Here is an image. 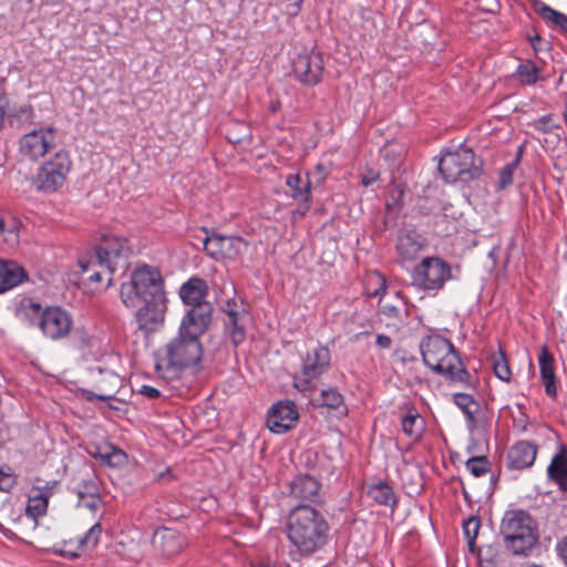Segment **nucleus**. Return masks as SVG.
<instances>
[{
	"label": "nucleus",
	"mask_w": 567,
	"mask_h": 567,
	"mask_svg": "<svg viewBox=\"0 0 567 567\" xmlns=\"http://www.w3.org/2000/svg\"><path fill=\"white\" fill-rule=\"evenodd\" d=\"M556 553L567 567V535L561 537L556 544Z\"/></svg>",
	"instance_id": "48"
},
{
	"label": "nucleus",
	"mask_w": 567,
	"mask_h": 567,
	"mask_svg": "<svg viewBox=\"0 0 567 567\" xmlns=\"http://www.w3.org/2000/svg\"><path fill=\"white\" fill-rule=\"evenodd\" d=\"M331 354L328 347L318 344L301 359V369L293 377V386L301 392L309 391L312 382L330 368Z\"/></svg>",
	"instance_id": "9"
},
{
	"label": "nucleus",
	"mask_w": 567,
	"mask_h": 567,
	"mask_svg": "<svg viewBox=\"0 0 567 567\" xmlns=\"http://www.w3.org/2000/svg\"><path fill=\"white\" fill-rule=\"evenodd\" d=\"M94 456L113 467L122 466L126 462V454L111 444L99 447Z\"/></svg>",
	"instance_id": "35"
},
{
	"label": "nucleus",
	"mask_w": 567,
	"mask_h": 567,
	"mask_svg": "<svg viewBox=\"0 0 567 567\" xmlns=\"http://www.w3.org/2000/svg\"><path fill=\"white\" fill-rule=\"evenodd\" d=\"M367 493L379 505L391 507L396 505V495L393 488L384 481L369 485Z\"/></svg>",
	"instance_id": "31"
},
{
	"label": "nucleus",
	"mask_w": 567,
	"mask_h": 567,
	"mask_svg": "<svg viewBox=\"0 0 567 567\" xmlns=\"http://www.w3.org/2000/svg\"><path fill=\"white\" fill-rule=\"evenodd\" d=\"M517 164L511 163L505 165L498 174V188L504 189L508 187L513 183L514 171L516 169Z\"/></svg>",
	"instance_id": "45"
},
{
	"label": "nucleus",
	"mask_w": 567,
	"mask_h": 567,
	"mask_svg": "<svg viewBox=\"0 0 567 567\" xmlns=\"http://www.w3.org/2000/svg\"><path fill=\"white\" fill-rule=\"evenodd\" d=\"M157 297H165L164 285L159 271L150 266L136 268L131 275V281L121 287V299L128 308Z\"/></svg>",
	"instance_id": "7"
},
{
	"label": "nucleus",
	"mask_w": 567,
	"mask_h": 567,
	"mask_svg": "<svg viewBox=\"0 0 567 567\" xmlns=\"http://www.w3.org/2000/svg\"><path fill=\"white\" fill-rule=\"evenodd\" d=\"M8 99L4 94H0V131L3 128L4 118L7 117Z\"/></svg>",
	"instance_id": "53"
},
{
	"label": "nucleus",
	"mask_w": 567,
	"mask_h": 567,
	"mask_svg": "<svg viewBox=\"0 0 567 567\" xmlns=\"http://www.w3.org/2000/svg\"><path fill=\"white\" fill-rule=\"evenodd\" d=\"M547 477L561 492H567V446H559L546 470Z\"/></svg>",
	"instance_id": "26"
},
{
	"label": "nucleus",
	"mask_w": 567,
	"mask_h": 567,
	"mask_svg": "<svg viewBox=\"0 0 567 567\" xmlns=\"http://www.w3.org/2000/svg\"><path fill=\"white\" fill-rule=\"evenodd\" d=\"M204 332L195 330L193 326L184 328V321H182L177 337L158 351L156 371L162 377L168 378L166 371L171 369H183L198 363L203 355L199 336Z\"/></svg>",
	"instance_id": "4"
},
{
	"label": "nucleus",
	"mask_w": 567,
	"mask_h": 567,
	"mask_svg": "<svg viewBox=\"0 0 567 567\" xmlns=\"http://www.w3.org/2000/svg\"><path fill=\"white\" fill-rule=\"evenodd\" d=\"M287 2H288L287 7H286L287 14H289L290 17L298 16L301 10V4H302L303 0H287Z\"/></svg>",
	"instance_id": "50"
},
{
	"label": "nucleus",
	"mask_w": 567,
	"mask_h": 567,
	"mask_svg": "<svg viewBox=\"0 0 567 567\" xmlns=\"http://www.w3.org/2000/svg\"><path fill=\"white\" fill-rule=\"evenodd\" d=\"M423 362L432 371L464 388L473 386L472 377L450 340L441 336H429L421 344Z\"/></svg>",
	"instance_id": "3"
},
{
	"label": "nucleus",
	"mask_w": 567,
	"mask_h": 567,
	"mask_svg": "<svg viewBox=\"0 0 567 567\" xmlns=\"http://www.w3.org/2000/svg\"><path fill=\"white\" fill-rule=\"evenodd\" d=\"M320 483L310 475H298L290 483V495L300 501L316 503L320 498Z\"/></svg>",
	"instance_id": "23"
},
{
	"label": "nucleus",
	"mask_w": 567,
	"mask_h": 567,
	"mask_svg": "<svg viewBox=\"0 0 567 567\" xmlns=\"http://www.w3.org/2000/svg\"><path fill=\"white\" fill-rule=\"evenodd\" d=\"M21 223L13 216H0V246L13 249L20 241Z\"/></svg>",
	"instance_id": "28"
},
{
	"label": "nucleus",
	"mask_w": 567,
	"mask_h": 567,
	"mask_svg": "<svg viewBox=\"0 0 567 567\" xmlns=\"http://www.w3.org/2000/svg\"><path fill=\"white\" fill-rule=\"evenodd\" d=\"M379 280H380V287L373 292L371 293V296H380L381 293H383L385 291V280L383 277H379Z\"/></svg>",
	"instance_id": "55"
},
{
	"label": "nucleus",
	"mask_w": 567,
	"mask_h": 567,
	"mask_svg": "<svg viewBox=\"0 0 567 567\" xmlns=\"http://www.w3.org/2000/svg\"><path fill=\"white\" fill-rule=\"evenodd\" d=\"M328 174V167H326L323 164H317L316 167L307 174V179L311 181V186H319L323 184Z\"/></svg>",
	"instance_id": "46"
},
{
	"label": "nucleus",
	"mask_w": 567,
	"mask_h": 567,
	"mask_svg": "<svg viewBox=\"0 0 567 567\" xmlns=\"http://www.w3.org/2000/svg\"><path fill=\"white\" fill-rule=\"evenodd\" d=\"M375 343L380 349L386 350L392 347V339L386 334L379 333L375 337Z\"/></svg>",
	"instance_id": "52"
},
{
	"label": "nucleus",
	"mask_w": 567,
	"mask_h": 567,
	"mask_svg": "<svg viewBox=\"0 0 567 567\" xmlns=\"http://www.w3.org/2000/svg\"><path fill=\"white\" fill-rule=\"evenodd\" d=\"M166 301V296L143 301L144 306L136 312V321L141 330L150 333L162 326L167 309Z\"/></svg>",
	"instance_id": "17"
},
{
	"label": "nucleus",
	"mask_w": 567,
	"mask_h": 567,
	"mask_svg": "<svg viewBox=\"0 0 567 567\" xmlns=\"http://www.w3.org/2000/svg\"><path fill=\"white\" fill-rule=\"evenodd\" d=\"M13 484V476L0 470V491H9Z\"/></svg>",
	"instance_id": "49"
},
{
	"label": "nucleus",
	"mask_w": 567,
	"mask_h": 567,
	"mask_svg": "<svg viewBox=\"0 0 567 567\" xmlns=\"http://www.w3.org/2000/svg\"><path fill=\"white\" fill-rule=\"evenodd\" d=\"M465 467L475 477H480L489 471L491 463L486 456H474L466 461Z\"/></svg>",
	"instance_id": "41"
},
{
	"label": "nucleus",
	"mask_w": 567,
	"mask_h": 567,
	"mask_svg": "<svg viewBox=\"0 0 567 567\" xmlns=\"http://www.w3.org/2000/svg\"><path fill=\"white\" fill-rule=\"evenodd\" d=\"M287 186L291 189L292 198L299 203L309 204L311 202V181L302 182L299 174H290L286 178Z\"/></svg>",
	"instance_id": "33"
},
{
	"label": "nucleus",
	"mask_w": 567,
	"mask_h": 567,
	"mask_svg": "<svg viewBox=\"0 0 567 567\" xmlns=\"http://www.w3.org/2000/svg\"><path fill=\"white\" fill-rule=\"evenodd\" d=\"M138 393L148 399H156L161 395L159 391L156 388L146 384L142 385L138 389Z\"/></svg>",
	"instance_id": "51"
},
{
	"label": "nucleus",
	"mask_w": 567,
	"mask_h": 567,
	"mask_svg": "<svg viewBox=\"0 0 567 567\" xmlns=\"http://www.w3.org/2000/svg\"><path fill=\"white\" fill-rule=\"evenodd\" d=\"M28 280V275L23 267L12 260L0 259V293L6 292L23 281Z\"/></svg>",
	"instance_id": "27"
},
{
	"label": "nucleus",
	"mask_w": 567,
	"mask_h": 567,
	"mask_svg": "<svg viewBox=\"0 0 567 567\" xmlns=\"http://www.w3.org/2000/svg\"><path fill=\"white\" fill-rule=\"evenodd\" d=\"M555 357L546 344L542 346L538 354L539 375L545 393L553 400L557 398V377Z\"/></svg>",
	"instance_id": "19"
},
{
	"label": "nucleus",
	"mask_w": 567,
	"mask_h": 567,
	"mask_svg": "<svg viewBox=\"0 0 567 567\" xmlns=\"http://www.w3.org/2000/svg\"><path fill=\"white\" fill-rule=\"evenodd\" d=\"M72 327L71 313L59 306L47 307L39 322V329L43 336L53 341L66 338Z\"/></svg>",
	"instance_id": "13"
},
{
	"label": "nucleus",
	"mask_w": 567,
	"mask_h": 567,
	"mask_svg": "<svg viewBox=\"0 0 567 567\" xmlns=\"http://www.w3.org/2000/svg\"><path fill=\"white\" fill-rule=\"evenodd\" d=\"M8 440L7 431L0 430V449L3 446L6 441Z\"/></svg>",
	"instance_id": "56"
},
{
	"label": "nucleus",
	"mask_w": 567,
	"mask_h": 567,
	"mask_svg": "<svg viewBox=\"0 0 567 567\" xmlns=\"http://www.w3.org/2000/svg\"><path fill=\"white\" fill-rule=\"evenodd\" d=\"M76 494L79 497V507L95 511L101 503L100 489L93 481H83L82 484L79 485Z\"/></svg>",
	"instance_id": "30"
},
{
	"label": "nucleus",
	"mask_w": 567,
	"mask_h": 567,
	"mask_svg": "<svg viewBox=\"0 0 567 567\" xmlns=\"http://www.w3.org/2000/svg\"><path fill=\"white\" fill-rule=\"evenodd\" d=\"M380 310L385 317L391 318V319H401V317H402V310L396 305L381 301Z\"/></svg>",
	"instance_id": "47"
},
{
	"label": "nucleus",
	"mask_w": 567,
	"mask_h": 567,
	"mask_svg": "<svg viewBox=\"0 0 567 567\" xmlns=\"http://www.w3.org/2000/svg\"><path fill=\"white\" fill-rule=\"evenodd\" d=\"M474 158L473 151L464 145L454 150L447 148L440 158L439 171L446 183L474 178L477 174Z\"/></svg>",
	"instance_id": "8"
},
{
	"label": "nucleus",
	"mask_w": 567,
	"mask_h": 567,
	"mask_svg": "<svg viewBox=\"0 0 567 567\" xmlns=\"http://www.w3.org/2000/svg\"><path fill=\"white\" fill-rule=\"evenodd\" d=\"M481 522L478 517L472 516L467 518L463 524V532L467 539V544L471 551L475 550V539L478 535Z\"/></svg>",
	"instance_id": "42"
},
{
	"label": "nucleus",
	"mask_w": 567,
	"mask_h": 567,
	"mask_svg": "<svg viewBox=\"0 0 567 567\" xmlns=\"http://www.w3.org/2000/svg\"><path fill=\"white\" fill-rule=\"evenodd\" d=\"M516 78L522 84L534 85L543 80L542 70L530 60L524 61L517 66Z\"/></svg>",
	"instance_id": "34"
},
{
	"label": "nucleus",
	"mask_w": 567,
	"mask_h": 567,
	"mask_svg": "<svg viewBox=\"0 0 567 567\" xmlns=\"http://www.w3.org/2000/svg\"><path fill=\"white\" fill-rule=\"evenodd\" d=\"M56 143L58 134L53 126L39 127L21 136L19 152L31 161H38L53 150Z\"/></svg>",
	"instance_id": "12"
},
{
	"label": "nucleus",
	"mask_w": 567,
	"mask_h": 567,
	"mask_svg": "<svg viewBox=\"0 0 567 567\" xmlns=\"http://www.w3.org/2000/svg\"><path fill=\"white\" fill-rule=\"evenodd\" d=\"M505 547L514 555L526 556L538 540L537 525L523 509L507 511L501 523Z\"/></svg>",
	"instance_id": "5"
},
{
	"label": "nucleus",
	"mask_w": 567,
	"mask_h": 567,
	"mask_svg": "<svg viewBox=\"0 0 567 567\" xmlns=\"http://www.w3.org/2000/svg\"><path fill=\"white\" fill-rule=\"evenodd\" d=\"M131 248L126 238L115 235H103L94 250L79 258V266L86 280L100 284L104 288L111 286L113 272L121 258L127 257Z\"/></svg>",
	"instance_id": "2"
},
{
	"label": "nucleus",
	"mask_w": 567,
	"mask_h": 567,
	"mask_svg": "<svg viewBox=\"0 0 567 567\" xmlns=\"http://www.w3.org/2000/svg\"><path fill=\"white\" fill-rule=\"evenodd\" d=\"M153 543L166 556L181 553L187 545L186 538L175 529L162 527L154 533Z\"/></svg>",
	"instance_id": "21"
},
{
	"label": "nucleus",
	"mask_w": 567,
	"mask_h": 567,
	"mask_svg": "<svg viewBox=\"0 0 567 567\" xmlns=\"http://www.w3.org/2000/svg\"><path fill=\"white\" fill-rule=\"evenodd\" d=\"M71 169V159L66 152L60 151L47 161L39 169L35 184L37 188L52 193L61 187Z\"/></svg>",
	"instance_id": "11"
},
{
	"label": "nucleus",
	"mask_w": 567,
	"mask_h": 567,
	"mask_svg": "<svg viewBox=\"0 0 567 567\" xmlns=\"http://www.w3.org/2000/svg\"><path fill=\"white\" fill-rule=\"evenodd\" d=\"M536 455V445L527 441H519L508 452L509 467L514 470L527 468L534 464Z\"/></svg>",
	"instance_id": "25"
},
{
	"label": "nucleus",
	"mask_w": 567,
	"mask_h": 567,
	"mask_svg": "<svg viewBox=\"0 0 567 567\" xmlns=\"http://www.w3.org/2000/svg\"><path fill=\"white\" fill-rule=\"evenodd\" d=\"M299 414L292 401H280L275 403L267 416L268 429L276 434H282L292 429Z\"/></svg>",
	"instance_id": "15"
},
{
	"label": "nucleus",
	"mask_w": 567,
	"mask_h": 567,
	"mask_svg": "<svg viewBox=\"0 0 567 567\" xmlns=\"http://www.w3.org/2000/svg\"><path fill=\"white\" fill-rule=\"evenodd\" d=\"M412 278L423 290L439 291L453 278L452 267L440 257H425L414 267Z\"/></svg>",
	"instance_id": "10"
},
{
	"label": "nucleus",
	"mask_w": 567,
	"mask_h": 567,
	"mask_svg": "<svg viewBox=\"0 0 567 567\" xmlns=\"http://www.w3.org/2000/svg\"><path fill=\"white\" fill-rule=\"evenodd\" d=\"M7 118L10 125L24 126L34 123L35 113L30 104L10 106L8 103Z\"/></svg>",
	"instance_id": "32"
},
{
	"label": "nucleus",
	"mask_w": 567,
	"mask_h": 567,
	"mask_svg": "<svg viewBox=\"0 0 567 567\" xmlns=\"http://www.w3.org/2000/svg\"><path fill=\"white\" fill-rule=\"evenodd\" d=\"M540 16L545 21L550 22L554 25L560 28L563 31L567 32V16L566 14L558 12L548 6H543L540 8Z\"/></svg>",
	"instance_id": "40"
},
{
	"label": "nucleus",
	"mask_w": 567,
	"mask_h": 567,
	"mask_svg": "<svg viewBox=\"0 0 567 567\" xmlns=\"http://www.w3.org/2000/svg\"><path fill=\"white\" fill-rule=\"evenodd\" d=\"M56 487L58 482L55 481L34 485L30 489L27 514L32 518L43 516L47 513L49 499L54 494Z\"/></svg>",
	"instance_id": "20"
},
{
	"label": "nucleus",
	"mask_w": 567,
	"mask_h": 567,
	"mask_svg": "<svg viewBox=\"0 0 567 567\" xmlns=\"http://www.w3.org/2000/svg\"><path fill=\"white\" fill-rule=\"evenodd\" d=\"M322 72L323 61L318 52L299 54L293 61V73L306 85L313 86L318 84Z\"/></svg>",
	"instance_id": "16"
},
{
	"label": "nucleus",
	"mask_w": 567,
	"mask_h": 567,
	"mask_svg": "<svg viewBox=\"0 0 567 567\" xmlns=\"http://www.w3.org/2000/svg\"><path fill=\"white\" fill-rule=\"evenodd\" d=\"M285 532L300 557H310L329 542L330 527L324 515L310 505H297L288 514Z\"/></svg>",
	"instance_id": "1"
},
{
	"label": "nucleus",
	"mask_w": 567,
	"mask_h": 567,
	"mask_svg": "<svg viewBox=\"0 0 567 567\" xmlns=\"http://www.w3.org/2000/svg\"><path fill=\"white\" fill-rule=\"evenodd\" d=\"M225 313L228 317L227 329L234 346L240 344L245 340V329L241 323L244 309L238 305L234 298H228L223 306Z\"/></svg>",
	"instance_id": "22"
},
{
	"label": "nucleus",
	"mask_w": 567,
	"mask_h": 567,
	"mask_svg": "<svg viewBox=\"0 0 567 567\" xmlns=\"http://www.w3.org/2000/svg\"><path fill=\"white\" fill-rule=\"evenodd\" d=\"M208 286L206 281L198 277H192L179 288V297L183 302L189 307L184 315V328L195 327V330L206 331L210 320L213 307L206 301Z\"/></svg>",
	"instance_id": "6"
},
{
	"label": "nucleus",
	"mask_w": 567,
	"mask_h": 567,
	"mask_svg": "<svg viewBox=\"0 0 567 567\" xmlns=\"http://www.w3.org/2000/svg\"><path fill=\"white\" fill-rule=\"evenodd\" d=\"M453 402L464 413L466 420L473 424L475 422V414L478 411V403L474 398L467 393H455Z\"/></svg>",
	"instance_id": "37"
},
{
	"label": "nucleus",
	"mask_w": 567,
	"mask_h": 567,
	"mask_svg": "<svg viewBox=\"0 0 567 567\" xmlns=\"http://www.w3.org/2000/svg\"><path fill=\"white\" fill-rule=\"evenodd\" d=\"M424 245V238L415 229H401L395 246L400 262L413 261Z\"/></svg>",
	"instance_id": "18"
},
{
	"label": "nucleus",
	"mask_w": 567,
	"mask_h": 567,
	"mask_svg": "<svg viewBox=\"0 0 567 567\" xmlns=\"http://www.w3.org/2000/svg\"><path fill=\"white\" fill-rule=\"evenodd\" d=\"M403 432L412 439H417L424 427V421L415 410H410L401 419Z\"/></svg>",
	"instance_id": "36"
},
{
	"label": "nucleus",
	"mask_w": 567,
	"mask_h": 567,
	"mask_svg": "<svg viewBox=\"0 0 567 567\" xmlns=\"http://www.w3.org/2000/svg\"><path fill=\"white\" fill-rule=\"evenodd\" d=\"M91 374L97 372L103 375V378L97 381L96 388L100 390V393L86 392L87 400L97 399L100 401H106L112 399L113 393L116 392V389L120 386L121 380L118 375L110 370H104L101 367L90 368Z\"/></svg>",
	"instance_id": "24"
},
{
	"label": "nucleus",
	"mask_w": 567,
	"mask_h": 567,
	"mask_svg": "<svg viewBox=\"0 0 567 567\" xmlns=\"http://www.w3.org/2000/svg\"><path fill=\"white\" fill-rule=\"evenodd\" d=\"M530 126L543 133H549L554 128L558 127L551 114L543 115L539 118L534 120L530 123Z\"/></svg>",
	"instance_id": "44"
},
{
	"label": "nucleus",
	"mask_w": 567,
	"mask_h": 567,
	"mask_svg": "<svg viewBox=\"0 0 567 567\" xmlns=\"http://www.w3.org/2000/svg\"><path fill=\"white\" fill-rule=\"evenodd\" d=\"M43 310L42 306L32 298H22L16 307V316L21 321L39 327Z\"/></svg>",
	"instance_id": "29"
},
{
	"label": "nucleus",
	"mask_w": 567,
	"mask_h": 567,
	"mask_svg": "<svg viewBox=\"0 0 567 567\" xmlns=\"http://www.w3.org/2000/svg\"><path fill=\"white\" fill-rule=\"evenodd\" d=\"M318 403L329 409H338L343 404V396L336 388H328L320 391Z\"/></svg>",
	"instance_id": "39"
},
{
	"label": "nucleus",
	"mask_w": 567,
	"mask_h": 567,
	"mask_svg": "<svg viewBox=\"0 0 567 567\" xmlns=\"http://www.w3.org/2000/svg\"><path fill=\"white\" fill-rule=\"evenodd\" d=\"M102 527L100 523H95L80 539L82 548H94L100 539Z\"/></svg>",
	"instance_id": "43"
},
{
	"label": "nucleus",
	"mask_w": 567,
	"mask_h": 567,
	"mask_svg": "<svg viewBox=\"0 0 567 567\" xmlns=\"http://www.w3.org/2000/svg\"><path fill=\"white\" fill-rule=\"evenodd\" d=\"M204 249L212 258L220 259H237L246 249V243L235 236H223L213 234L207 236L204 241Z\"/></svg>",
	"instance_id": "14"
},
{
	"label": "nucleus",
	"mask_w": 567,
	"mask_h": 567,
	"mask_svg": "<svg viewBox=\"0 0 567 567\" xmlns=\"http://www.w3.org/2000/svg\"><path fill=\"white\" fill-rule=\"evenodd\" d=\"M491 362L494 374L502 381L508 383L512 380V370L505 353L499 350L491 354Z\"/></svg>",
	"instance_id": "38"
},
{
	"label": "nucleus",
	"mask_w": 567,
	"mask_h": 567,
	"mask_svg": "<svg viewBox=\"0 0 567 567\" xmlns=\"http://www.w3.org/2000/svg\"><path fill=\"white\" fill-rule=\"evenodd\" d=\"M378 177H379L378 174L371 175V176H362L361 182L364 186H369V185L373 184L378 179Z\"/></svg>",
	"instance_id": "54"
}]
</instances>
